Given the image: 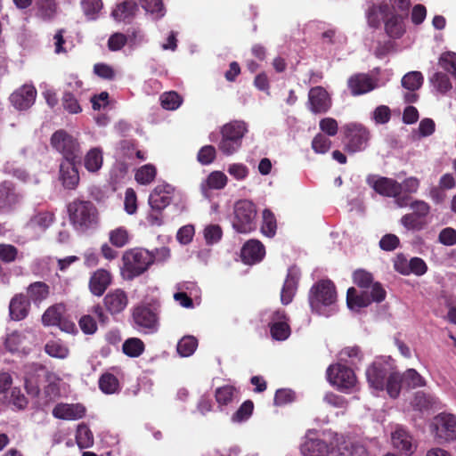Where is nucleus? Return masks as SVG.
Wrapping results in <instances>:
<instances>
[{
    "label": "nucleus",
    "instance_id": "f257e3e1",
    "mask_svg": "<svg viewBox=\"0 0 456 456\" xmlns=\"http://www.w3.org/2000/svg\"><path fill=\"white\" fill-rule=\"evenodd\" d=\"M406 17L403 13L392 12L389 4L386 2L379 4H372L366 11L369 26L379 28L383 20L386 34L394 39L401 38L405 33L404 19Z\"/></svg>",
    "mask_w": 456,
    "mask_h": 456
},
{
    "label": "nucleus",
    "instance_id": "f03ea898",
    "mask_svg": "<svg viewBox=\"0 0 456 456\" xmlns=\"http://www.w3.org/2000/svg\"><path fill=\"white\" fill-rule=\"evenodd\" d=\"M70 224L78 232H87L99 224V213L90 200L75 199L67 205Z\"/></svg>",
    "mask_w": 456,
    "mask_h": 456
},
{
    "label": "nucleus",
    "instance_id": "7ed1b4c3",
    "mask_svg": "<svg viewBox=\"0 0 456 456\" xmlns=\"http://www.w3.org/2000/svg\"><path fill=\"white\" fill-rule=\"evenodd\" d=\"M157 256L153 252L144 248H131L123 254L121 274L126 281H132L134 278L145 273L149 267L156 261Z\"/></svg>",
    "mask_w": 456,
    "mask_h": 456
},
{
    "label": "nucleus",
    "instance_id": "20e7f679",
    "mask_svg": "<svg viewBox=\"0 0 456 456\" xmlns=\"http://www.w3.org/2000/svg\"><path fill=\"white\" fill-rule=\"evenodd\" d=\"M248 132L244 121L233 120L221 127V139L218 142L219 151L225 156L236 153L242 145V139Z\"/></svg>",
    "mask_w": 456,
    "mask_h": 456
},
{
    "label": "nucleus",
    "instance_id": "39448f33",
    "mask_svg": "<svg viewBox=\"0 0 456 456\" xmlns=\"http://www.w3.org/2000/svg\"><path fill=\"white\" fill-rule=\"evenodd\" d=\"M256 208L252 201L238 200L233 207L231 218L232 226L239 233H249L256 228Z\"/></svg>",
    "mask_w": 456,
    "mask_h": 456
},
{
    "label": "nucleus",
    "instance_id": "423d86ee",
    "mask_svg": "<svg viewBox=\"0 0 456 456\" xmlns=\"http://www.w3.org/2000/svg\"><path fill=\"white\" fill-rule=\"evenodd\" d=\"M387 292L380 282L373 284L370 292L366 290L358 292L355 288L351 287L346 292V304L349 309L359 311L367 307L372 302L380 303L385 300Z\"/></svg>",
    "mask_w": 456,
    "mask_h": 456
},
{
    "label": "nucleus",
    "instance_id": "0eeeda50",
    "mask_svg": "<svg viewBox=\"0 0 456 456\" xmlns=\"http://www.w3.org/2000/svg\"><path fill=\"white\" fill-rule=\"evenodd\" d=\"M409 206L412 211L401 217V224L408 231L419 232L425 229L428 224L430 205L424 200H415Z\"/></svg>",
    "mask_w": 456,
    "mask_h": 456
},
{
    "label": "nucleus",
    "instance_id": "6e6552de",
    "mask_svg": "<svg viewBox=\"0 0 456 456\" xmlns=\"http://www.w3.org/2000/svg\"><path fill=\"white\" fill-rule=\"evenodd\" d=\"M50 142L52 147L62 155V160L81 159L82 152L79 142L65 130L60 129L54 132Z\"/></svg>",
    "mask_w": 456,
    "mask_h": 456
},
{
    "label": "nucleus",
    "instance_id": "1a4fd4ad",
    "mask_svg": "<svg viewBox=\"0 0 456 456\" xmlns=\"http://www.w3.org/2000/svg\"><path fill=\"white\" fill-rule=\"evenodd\" d=\"M336 300V287L331 281H320L311 288L309 303L313 311L320 313L322 306L331 305Z\"/></svg>",
    "mask_w": 456,
    "mask_h": 456
},
{
    "label": "nucleus",
    "instance_id": "9d476101",
    "mask_svg": "<svg viewBox=\"0 0 456 456\" xmlns=\"http://www.w3.org/2000/svg\"><path fill=\"white\" fill-rule=\"evenodd\" d=\"M343 131L347 151L354 153L365 150L370 138L367 127L360 123H348L343 126Z\"/></svg>",
    "mask_w": 456,
    "mask_h": 456
},
{
    "label": "nucleus",
    "instance_id": "9b49d317",
    "mask_svg": "<svg viewBox=\"0 0 456 456\" xmlns=\"http://www.w3.org/2000/svg\"><path fill=\"white\" fill-rule=\"evenodd\" d=\"M395 369L392 362L384 358H378L366 369V379L370 387L383 391L385 382Z\"/></svg>",
    "mask_w": 456,
    "mask_h": 456
},
{
    "label": "nucleus",
    "instance_id": "f8f14e48",
    "mask_svg": "<svg viewBox=\"0 0 456 456\" xmlns=\"http://www.w3.org/2000/svg\"><path fill=\"white\" fill-rule=\"evenodd\" d=\"M132 320L134 327L144 333H153L158 330V315L148 305H134L132 309Z\"/></svg>",
    "mask_w": 456,
    "mask_h": 456
},
{
    "label": "nucleus",
    "instance_id": "ddd939ff",
    "mask_svg": "<svg viewBox=\"0 0 456 456\" xmlns=\"http://www.w3.org/2000/svg\"><path fill=\"white\" fill-rule=\"evenodd\" d=\"M329 381L338 387L340 391H347L356 384V376L354 370L342 364L331 365L327 370Z\"/></svg>",
    "mask_w": 456,
    "mask_h": 456
},
{
    "label": "nucleus",
    "instance_id": "4468645a",
    "mask_svg": "<svg viewBox=\"0 0 456 456\" xmlns=\"http://www.w3.org/2000/svg\"><path fill=\"white\" fill-rule=\"evenodd\" d=\"M307 105L312 113L324 114L331 108L332 100L324 87L317 86L309 90Z\"/></svg>",
    "mask_w": 456,
    "mask_h": 456
},
{
    "label": "nucleus",
    "instance_id": "2eb2a0df",
    "mask_svg": "<svg viewBox=\"0 0 456 456\" xmlns=\"http://www.w3.org/2000/svg\"><path fill=\"white\" fill-rule=\"evenodd\" d=\"M289 320L286 312L282 309H278L272 314L268 326L273 339L283 341L290 336L291 329Z\"/></svg>",
    "mask_w": 456,
    "mask_h": 456
},
{
    "label": "nucleus",
    "instance_id": "dca6fc26",
    "mask_svg": "<svg viewBox=\"0 0 456 456\" xmlns=\"http://www.w3.org/2000/svg\"><path fill=\"white\" fill-rule=\"evenodd\" d=\"M128 302V296L122 289L110 290L102 299L106 312L112 316L123 313L127 307Z\"/></svg>",
    "mask_w": 456,
    "mask_h": 456
},
{
    "label": "nucleus",
    "instance_id": "f3484780",
    "mask_svg": "<svg viewBox=\"0 0 456 456\" xmlns=\"http://www.w3.org/2000/svg\"><path fill=\"white\" fill-rule=\"evenodd\" d=\"M367 183L379 195L396 198L403 191V185L397 181L388 177L369 176Z\"/></svg>",
    "mask_w": 456,
    "mask_h": 456
},
{
    "label": "nucleus",
    "instance_id": "a211bd4d",
    "mask_svg": "<svg viewBox=\"0 0 456 456\" xmlns=\"http://www.w3.org/2000/svg\"><path fill=\"white\" fill-rule=\"evenodd\" d=\"M175 192V187L169 183H163L158 184L149 196V205L151 208L165 209L170 205Z\"/></svg>",
    "mask_w": 456,
    "mask_h": 456
},
{
    "label": "nucleus",
    "instance_id": "6ab92c4d",
    "mask_svg": "<svg viewBox=\"0 0 456 456\" xmlns=\"http://www.w3.org/2000/svg\"><path fill=\"white\" fill-rule=\"evenodd\" d=\"M436 434L446 442L456 440V417L450 413H441L435 419Z\"/></svg>",
    "mask_w": 456,
    "mask_h": 456
},
{
    "label": "nucleus",
    "instance_id": "aec40b11",
    "mask_svg": "<svg viewBox=\"0 0 456 456\" xmlns=\"http://www.w3.org/2000/svg\"><path fill=\"white\" fill-rule=\"evenodd\" d=\"M37 97V90L33 86L24 85L10 95V102L20 110L32 106Z\"/></svg>",
    "mask_w": 456,
    "mask_h": 456
},
{
    "label": "nucleus",
    "instance_id": "412c9836",
    "mask_svg": "<svg viewBox=\"0 0 456 456\" xmlns=\"http://www.w3.org/2000/svg\"><path fill=\"white\" fill-rule=\"evenodd\" d=\"M80 160H61L60 163V180L65 189L74 190L79 183V174L76 163Z\"/></svg>",
    "mask_w": 456,
    "mask_h": 456
},
{
    "label": "nucleus",
    "instance_id": "4be33fe9",
    "mask_svg": "<svg viewBox=\"0 0 456 456\" xmlns=\"http://www.w3.org/2000/svg\"><path fill=\"white\" fill-rule=\"evenodd\" d=\"M111 283V273L106 269L100 268L92 273L89 279L88 287L93 295L101 297Z\"/></svg>",
    "mask_w": 456,
    "mask_h": 456
},
{
    "label": "nucleus",
    "instance_id": "5701e85b",
    "mask_svg": "<svg viewBox=\"0 0 456 456\" xmlns=\"http://www.w3.org/2000/svg\"><path fill=\"white\" fill-rule=\"evenodd\" d=\"M265 255V248L258 240H249L242 247L240 257L244 264L254 265L260 262Z\"/></svg>",
    "mask_w": 456,
    "mask_h": 456
},
{
    "label": "nucleus",
    "instance_id": "b1692460",
    "mask_svg": "<svg viewBox=\"0 0 456 456\" xmlns=\"http://www.w3.org/2000/svg\"><path fill=\"white\" fill-rule=\"evenodd\" d=\"M347 87L353 96H358L372 91L375 84L368 74L356 73L348 78Z\"/></svg>",
    "mask_w": 456,
    "mask_h": 456
},
{
    "label": "nucleus",
    "instance_id": "393cba45",
    "mask_svg": "<svg viewBox=\"0 0 456 456\" xmlns=\"http://www.w3.org/2000/svg\"><path fill=\"white\" fill-rule=\"evenodd\" d=\"M299 273L295 267L288 270L287 277L281 291V302L287 305L292 302L297 289Z\"/></svg>",
    "mask_w": 456,
    "mask_h": 456
},
{
    "label": "nucleus",
    "instance_id": "a878e982",
    "mask_svg": "<svg viewBox=\"0 0 456 456\" xmlns=\"http://www.w3.org/2000/svg\"><path fill=\"white\" fill-rule=\"evenodd\" d=\"M30 302L22 293L15 294L9 304V314L13 321L24 320L29 313Z\"/></svg>",
    "mask_w": 456,
    "mask_h": 456
},
{
    "label": "nucleus",
    "instance_id": "bb28decb",
    "mask_svg": "<svg viewBox=\"0 0 456 456\" xmlns=\"http://www.w3.org/2000/svg\"><path fill=\"white\" fill-rule=\"evenodd\" d=\"M20 200V195L16 192L12 183L4 181L0 183V210L12 209Z\"/></svg>",
    "mask_w": 456,
    "mask_h": 456
},
{
    "label": "nucleus",
    "instance_id": "cd10ccee",
    "mask_svg": "<svg viewBox=\"0 0 456 456\" xmlns=\"http://www.w3.org/2000/svg\"><path fill=\"white\" fill-rule=\"evenodd\" d=\"M27 298L35 305H39L45 301L51 293L50 286L45 281H34L27 287Z\"/></svg>",
    "mask_w": 456,
    "mask_h": 456
},
{
    "label": "nucleus",
    "instance_id": "c85d7f7f",
    "mask_svg": "<svg viewBox=\"0 0 456 456\" xmlns=\"http://www.w3.org/2000/svg\"><path fill=\"white\" fill-rule=\"evenodd\" d=\"M85 413L86 408L81 404L59 403L53 410V415L60 419H77Z\"/></svg>",
    "mask_w": 456,
    "mask_h": 456
},
{
    "label": "nucleus",
    "instance_id": "c756f323",
    "mask_svg": "<svg viewBox=\"0 0 456 456\" xmlns=\"http://www.w3.org/2000/svg\"><path fill=\"white\" fill-rule=\"evenodd\" d=\"M240 396V390L232 385H224L219 387L215 391V399L217 403L220 411L232 403L234 401H238Z\"/></svg>",
    "mask_w": 456,
    "mask_h": 456
},
{
    "label": "nucleus",
    "instance_id": "7c9ffc66",
    "mask_svg": "<svg viewBox=\"0 0 456 456\" xmlns=\"http://www.w3.org/2000/svg\"><path fill=\"white\" fill-rule=\"evenodd\" d=\"M137 11V4L134 0H125L117 4L112 12V16L119 21L129 22Z\"/></svg>",
    "mask_w": 456,
    "mask_h": 456
},
{
    "label": "nucleus",
    "instance_id": "2f4dec72",
    "mask_svg": "<svg viewBox=\"0 0 456 456\" xmlns=\"http://www.w3.org/2000/svg\"><path fill=\"white\" fill-rule=\"evenodd\" d=\"M300 451L303 456H325L328 446L321 439H307L301 444Z\"/></svg>",
    "mask_w": 456,
    "mask_h": 456
},
{
    "label": "nucleus",
    "instance_id": "473e14b6",
    "mask_svg": "<svg viewBox=\"0 0 456 456\" xmlns=\"http://www.w3.org/2000/svg\"><path fill=\"white\" fill-rule=\"evenodd\" d=\"M392 443L401 452L410 454L412 452L411 436L402 428H397L392 433Z\"/></svg>",
    "mask_w": 456,
    "mask_h": 456
},
{
    "label": "nucleus",
    "instance_id": "72a5a7b5",
    "mask_svg": "<svg viewBox=\"0 0 456 456\" xmlns=\"http://www.w3.org/2000/svg\"><path fill=\"white\" fill-rule=\"evenodd\" d=\"M64 306L61 304L48 307L42 315V322L45 326H60L61 323Z\"/></svg>",
    "mask_w": 456,
    "mask_h": 456
},
{
    "label": "nucleus",
    "instance_id": "f704fd0d",
    "mask_svg": "<svg viewBox=\"0 0 456 456\" xmlns=\"http://www.w3.org/2000/svg\"><path fill=\"white\" fill-rule=\"evenodd\" d=\"M98 385L100 390L106 395L116 394L120 390V385L118 378L110 372H104L102 374L99 379Z\"/></svg>",
    "mask_w": 456,
    "mask_h": 456
},
{
    "label": "nucleus",
    "instance_id": "c9c22d12",
    "mask_svg": "<svg viewBox=\"0 0 456 456\" xmlns=\"http://www.w3.org/2000/svg\"><path fill=\"white\" fill-rule=\"evenodd\" d=\"M385 388L388 395L392 398H397L400 395L401 389L405 388L402 375L395 370V368L390 373L387 382H385Z\"/></svg>",
    "mask_w": 456,
    "mask_h": 456
},
{
    "label": "nucleus",
    "instance_id": "e433bc0d",
    "mask_svg": "<svg viewBox=\"0 0 456 456\" xmlns=\"http://www.w3.org/2000/svg\"><path fill=\"white\" fill-rule=\"evenodd\" d=\"M277 221L274 214L268 208L263 210L261 232L269 238L276 234Z\"/></svg>",
    "mask_w": 456,
    "mask_h": 456
},
{
    "label": "nucleus",
    "instance_id": "4c0bfd02",
    "mask_svg": "<svg viewBox=\"0 0 456 456\" xmlns=\"http://www.w3.org/2000/svg\"><path fill=\"white\" fill-rule=\"evenodd\" d=\"M102 151L99 148L91 149L85 157V167L87 171L97 172L102 166Z\"/></svg>",
    "mask_w": 456,
    "mask_h": 456
},
{
    "label": "nucleus",
    "instance_id": "58836bf2",
    "mask_svg": "<svg viewBox=\"0 0 456 456\" xmlns=\"http://www.w3.org/2000/svg\"><path fill=\"white\" fill-rule=\"evenodd\" d=\"M144 350V343L138 338H129L122 345L123 353L132 358L139 357Z\"/></svg>",
    "mask_w": 456,
    "mask_h": 456
},
{
    "label": "nucleus",
    "instance_id": "ea45409f",
    "mask_svg": "<svg viewBox=\"0 0 456 456\" xmlns=\"http://www.w3.org/2000/svg\"><path fill=\"white\" fill-rule=\"evenodd\" d=\"M156 175V167L152 164H146L136 170L134 179L138 183L147 185L155 180Z\"/></svg>",
    "mask_w": 456,
    "mask_h": 456
},
{
    "label": "nucleus",
    "instance_id": "a19ab883",
    "mask_svg": "<svg viewBox=\"0 0 456 456\" xmlns=\"http://www.w3.org/2000/svg\"><path fill=\"white\" fill-rule=\"evenodd\" d=\"M109 240L112 246L123 248L129 243V232L124 226L117 227L109 232Z\"/></svg>",
    "mask_w": 456,
    "mask_h": 456
},
{
    "label": "nucleus",
    "instance_id": "79ce46f5",
    "mask_svg": "<svg viewBox=\"0 0 456 456\" xmlns=\"http://www.w3.org/2000/svg\"><path fill=\"white\" fill-rule=\"evenodd\" d=\"M424 82V77L419 71H410L402 78V86L409 91L416 92Z\"/></svg>",
    "mask_w": 456,
    "mask_h": 456
},
{
    "label": "nucleus",
    "instance_id": "37998d69",
    "mask_svg": "<svg viewBox=\"0 0 456 456\" xmlns=\"http://www.w3.org/2000/svg\"><path fill=\"white\" fill-rule=\"evenodd\" d=\"M198 347V339L191 335L183 337L177 343L176 350L182 357L193 354Z\"/></svg>",
    "mask_w": 456,
    "mask_h": 456
},
{
    "label": "nucleus",
    "instance_id": "c03bdc74",
    "mask_svg": "<svg viewBox=\"0 0 456 456\" xmlns=\"http://www.w3.org/2000/svg\"><path fill=\"white\" fill-rule=\"evenodd\" d=\"M401 375L405 388H416L426 385L424 378L414 369H408Z\"/></svg>",
    "mask_w": 456,
    "mask_h": 456
},
{
    "label": "nucleus",
    "instance_id": "a18cd8bd",
    "mask_svg": "<svg viewBox=\"0 0 456 456\" xmlns=\"http://www.w3.org/2000/svg\"><path fill=\"white\" fill-rule=\"evenodd\" d=\"M25 340V334L15 330L6 337L4 346L12 353L18 352L24 347Z\"/></svg>",
    "mask_w": 456,
    "mask_h": 456
},
{
    "label": "nucleus",
    "instance_id": "49530a36",
    "mask_svg": "<svg viewBox=\"0 0 456 456\" xmlns=\"http://www.w3.org/2000/svg\"><path fill=\"white\" fill-rule=\"evenodd\" d=\"M76 442L79 448L85 449L93 446L94 436L86 425H79L77 429Z\"/></svg>",
    "mask_w": 456,
    "mask_h": 456
},
{
    "label": "nucleus",
    "instance_id": "de8ad7c7",
    "mask_svg": "<svg viewBox=\"0 0 456 456\" xmlns=\"http://www.w3.org/2000/svg\"><path fill=\"white\" fill-rule=\"evenodd\" d=\"M430 82L434 87L442 94H445L452 88V83L449 77L443 72L437 71L430 77Z\"/></svg>",
    "mask_w": 456,
    "mask_h": 456
},
{
    "label": "nucleus",
    "instance_id": "09e8293b",
    "mask_svg": "<svg viewBox=\"0 0 456 456\" xmlns=\"http://www.w3.org/2000/svg\"><path fill=\"white\" fill-rule=\"evenodd\" d=\"M353 281L361 289H371L375 283L373 274L364 269H357L354 272Z\"/></svg>",
    "mask_w": 456,
    "mask_h": 456
},
{
    "label": "nucleus",
    "instance_id": "8fccbe9b",
    "mask_svg": "<svg viewBox=\"0 0 456 456\" xmlns=\"http://www.w3.org/2000/svg\"><path fill=\"white\" fill-rule=\"evenodd\" d=\"M161 106L165 110H175L183 102L182 96L175 91L166 92L160 96Z\"/></svg>",
    "mask_w": 456,
    "mask_h": 456
},
{
    "label": "nucleus",
    "instance_id": "3c124183",
    "mask_svg": "<svg viewBox=\"0 0 456 456\" xmlns=\"http://www.w3.org/2000/svg\"><path fill=\"white\" fill-rule=\"evenodd\" d=\"M102 6V0H81V8L88 20L97 19Z\"/></svg>",
    "mask_w": 456,
    "mask_h": 456
},
{
    "label": "nucleus",
    "instance_id": "603ef678",
    "mask_svg": "<svg viewBox=\"0 0 456 456\" xmlns=\"http://www.w3.org/2000/svg\"><path fill=\"white\" fill-rule=\"evenodd\" d=\"M438 65L456 78V53L453 52L443 53L438 60Z\"/></svg>",
    "mask_w": 456,
    "mask_h": 456
},
{
    "label": "nucleus",
    "instance_id": "864d4df0",
    "mask_svg": "<svg viewBox=\"0 0 456 456\" xmlns=\"http://www.w3.org/2000/svg\"><path fill=\"white\" fill-rule=\"evenodd\" d=\"M45 353L55 358L64 359L69 354V349L61 341L50 340L45 346Z\"/></svg>",
    "mask_w": 456,
    "mask_h": 456
},
{
    "label": "nucleus",
    "instance_id": "5fc2aeb1",
    "mask_svg": "<svg viewBox=\"0 0 456 456\" xmlns=\"http://www.w3.org/2000/svg\"><path fill=\"white\" fill-rule=\"evenodd\" d=\"M363 354L358 346H346L339 352L341 361L349 362L352 364L360 362Z\"/></svg>",
    "mask_w": 456,
    "mask_h": 456
},
{
    "label": "nucleus",
    "instance_id": "6e6d98bb",
    "mask_svg": "<svg viewBox=\"0 0 456 456\" xmlns=\"http://www.w3.org/2000/svg\"><path fill=\"white\" fill-rule=\"evenodd\" d=\"M227 176L221 171L211 172L205 183L206 185L212 190H221L227 184Z\"/></svg>",
    "mask_w": 456,
    "mask_h": 456
},
{
    "label": "nucleus",
    "instance_id": "4d7b16f0",
    "mask_svg": "<svg viewBox=\"0 0 456 456\" xmlns=\"http://www.w3.org/2000/svg\"><path fill=\"white\" fill-rule=\"evenodd\" d=\"M254 403L251 400H246L233 413L232 419L236 422L247 420L253 413Z\"/></svg>",
    "mask_w": 456,
    "mask_h": 456
},
{
    "label": "nucleus",
    "instance_id": "13d9d810",
    "mask_svg": "<svg viewBox=\"0 0 456 456\" xmlns=\"http://www.w3.org/2000/svg\"><path fill=\"white\" fill-rule=\"evenodd\" d=\"M37 12L44 20L52 19L56 12L55 0H39Z\"/></svg>",
    "mask_w": 456,
    "mask_h": 456
},
{
    "label": "nucleus",
    "instance_id": "bf43d9fd",
    "mask_svg": "<svg viewBox=\"0 0 456 456\" xmlns=\"http://www.w3.org/2000/svg\"><path fill=\"white\" fill-rule=\"evenodd\" d=\"M19 255L18 248L12 244L0 243V261L4 264L14 262Z\"/></svg>",
    "mask_w": 456,
    "mask_h": 456
},
{
    "label": "nucleus",
    "instance_id": "052dcab7",
    "mask_svg": "<svg viewBox=\"0 0 456 456\" xmlns=\"http://www.w3.org/2000/svg\"><path fill=\"white\" fill-rule=\"evenodd\" d=\"M296 394L289 388H280L275 392L273 403L276 406H283L294 402Z\"/></svg>",
    "mask_w": 456,
    "mask_h": 456
},
{
    "label": "nucleus",
    "instance_id": "680f3d73",
    "mask_svg": "<svg viewBox=\"0 0 456 456\" xmlns=\"http://www.w3.org/2000/svg\"><path fill=\"white\" fill-rule=\"evenodd\" d=\"M54 222V215L49 211L39 212L31 219V223L42 230L47 229Z\"/></svg>",
    "mask_w": 456,
    "mask_h": 456
},
{
    "label": "nucleus",
    "instance_id": "e2e57ef3",
    "mask_svg": "<svg viewBox=\"0 0 456 456\" xmlns=\"http://www.w3.org/2000/svg\"><path fill=\"white\" fill-rule=\"evenodd\" d=\"M63 108L71 114H77L82 111L78 101L70 92H64L62 96Z\"/></svg>",
    "mask_w": 456,
    "mask_h": 456
},
{
    "label": "nucleus",
    "instance_id": "0e129e2a",
    "mask_svg": "<svg viewBox=\"0 0 456 456\" xmlns=\"http://www.w3.org/2000/svg\"><path fill=\"white\" fill-rule=\"evenodd\" d=\"M216 151L212 145H205L198 152L197 159L202 165H209L216 159Z\"/></svg>",
    "mask_w": 456,
    "mask_h": 456
},
{
    "label": "nucleus",
    "instance_id": "69168bd1",
    "mask_svg": "<svg viewBox=\"0 0 456 456\" xmlns=\"http://www.w3.org/2000/svg\"><path fill=\"white\" fill-rule=\"evenodd\" d=\"M141 5L146 12L163 17L165 9L162 0H140Z\"/></svg>",
    "mask_w": 456,
    "mask_h": 456
},
{
    "label": "nucleus",
    "instance_id": "338daca9",
    "mask_svg": "<svg viewBox=\"0 0 456 456\" xmlns=\"http://www.w3.org/2000/svg\"><path fill=\"white\" fill-rule=\"evenodd\" d=\"M223 235L222 228L217 224H210L204 230V237L207 244L217 243Z\"/></svg>",
    "mask_w": 456,
    "mask_h": 456
},
{
    "label": "nucleus",
    "instance_id": "774afa93",
    "mask_svg": "<svg viewBox=\"0 0 456 456\" xmlns=\"http://www.w3.org/2000/svg\"><path fill=\"white\" fill-rule=\"evenodd\" d=\"M331 146V141L322 134L314 136L312 142V148L316 153H326Z\"/></svg>",
    "mask_w": 456,
    "mask_h": 456
}]
</instances>
